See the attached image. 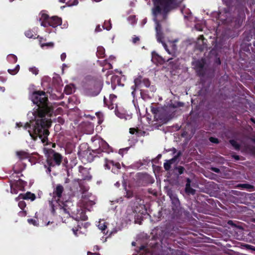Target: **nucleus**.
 Wrapping results in <instances>:
<instances>
[{
    "instance_id": "nucleus-64",
    "label": "nucleus",
    "mask_w": 255,
    "mask_h": 255,
    "mask_svg": "<svg viewBox=\"0 0 255 255\" xmlns=\"http://www.w3.org/2000/svg\"><path fill=\"white\" fill-rule=\"evenodd\" d=\"M250 120H251V121L253 123H254L255 124V118H251V119H250Z\"/></svg>"
},
{
    "instance_id": "nucleus-53",
    "label": "nucleus",
    "mask_w": 255,
    "mask_h": 255,
    "mask_svg": "<svg viewBox=\"0 0 255 255\" xmlns=\"http://www.w3.org/2000/svg\"><path fill=\"white\" fill-rule=\"evenodd\" d=\"M107 101L108 100H107V99L105 98V97H104V103L105 105H106L107 106H108L109 108H110V106L108 105V104H107Z\"/></svg>"
},
{
    "instance_id": "nucleus-61",
    "label": "nucleus",
    "mask_w": 255,
    "mask_h": 255,
    "mask_svg": "<svg viewBox=\"0 0 255 255\" xmlns=\"http://www.w3.org/2000/svg\"><path fill=\"white\" fill-rule=\"evenodd\" d=\"M79 149H80V151H81V152H83V153H84L85 152H86V153H88V151H89V150H88V151H87V150L82 151V148L81 147V146H80Z\"/></svg>"
},
{
    "instance_id": "nucleus-60",
    "label": "nucleus",
    "mask_w": 255,
    "mask_h": 255,
    "mask_svg": "<svg viewBox=\"0 0 255 255\" xmlns=\"http://www.w3.org/2000/svg\"><path fill=\"white\" fill-rule=\"evenodd\" d=\"M81 219L82 220H84L85 221V220H86L88 219V217L84 215L83 217H81Z\"/></svg>"
},
{
    "instance_id": "nucleus-42",
    "label": "nucleus",
    "mask_w": 255,
    "mask_h": 255,
    "mask_svg": "<svg viewBox=\"0 0 255 255\" xmlns=\"http://www.w3.org/2000/svg\"><path fill=\"white\" fill-rule=\"evenodd\" d=\"M245 247L248 250H251L255 251V247L251 246L250 245H245Z\"/></svg>"
},
{
    "instance_id": "nucleus-46",
    "label": "nucleus",
    "mask_w": 255,
    "mask_h": 255,
    "mask_svg": "<svg viewBox=\"0 0 255 255\" xmlns=\"http://www.w3.org/2000/svg\"><path fill=\"white\" fill-rule=\"evenodd\" d=\"M139 41V38L137 36H135L132 38V42L134 44L136 43Z\"/></svg>"
},
{
    "instance_id": "nucleus-36",
    "label": "nucleus",
    "mask_w": 255,
    "mask_h": 255,
    "mask_svg": "<svg viewBox=\"0 0 255 255\" xmlns=\"http://www.w3.org/2000/svg\"><path fill=\"white\" fill-rule=\"evenodd\" d=\"M43 19V20L42 21V22L41 23V25L42 26L45 27L50 26L49 20L48 19L47 20L43 19Z\"/></svg>"
},
{
    "instance_id": "nucleus-8",
    "label": "nucleus",
    "mask_w": 255,
    "mask_h": 255,
    "mask_svg": "<svg viewBox=\"0 0 255 255\" xmlns=\"http://www.w3.org/2000/svg\"><path fill=\"white\" fill-rule=\"evenodd\" d=\"M41 18L43 19L48 20L50 24V26L53 27H56L62 23V19L57 16H53L49 17V15L45 13H43L41 16Z\"/></svg>"
},
{
    "instance_id": "nucleus-5",
    "label": "nucleus",
    "mask_w": 255,
    "mask_h": 255,
    "mask_svg": "<svg viewBox=\"0 0 255 255\" xmlns=\"http://www.w3.org/2000/svg\"><path fill=\"white\" fill-rule=\"evenodd\" d=\"M43 151L47 157V162L50 167L60 165L62 160V156L54 150L50 148L44 147Z\"/></svg>"
},
{
    "instance_id": "nucleus-12",
    "label": "nucleus",
    "mask_w": 255,
    "mask_h": 255,
    "mask_svg": "<svg viewBox=\"0 0 255 255\" xmlns=\"http://www.w3.org/2000/svg\"><path fill=\"white\" fill-rule=\"evenodd\" d=\"M64 190L63 187L61 185H57L56 188L54 189L53 192V198L51 201H53L54 203H55V201L57 200V202H62L60 198L62 196V193Z\"/></svg>"
},
{
    "instance_id": "nucleus-56",
    "label": "nucleus",
    "mask_w": 255,
    "mask_h": 255,
    "mask_svg": "<svg viewBox=\"0 0 255 255\" xmlns=\"http://www.w3.org/2000/svg\"><path fill=\"white\" fill-rule=\"evenodd\" d=\"M132 90H133V91L131 92V94L133 95V97H134V94H135V89L136 88H135L134 87H133V88H131Z\"/></svg>"
},
{
    "instance_id": "nucleus-11",
    "label": "nucleus",
    "mask_w": 255,
    "mask_h": 255,
    "mask_svg": "<svg viewBox=\"0 0 255 255\" xmlns=\"http://www.w3.org/2000/svg\"><path fill=\"white\" fill-rule=\"evenodd\" d=\"M94 125L91 122H83L79 126L80 129L86 134H92L94 131Z\"/></svg>"
},
{
    "instance_id": "nucleus-20",
    "label": "nucleus",
    "mask_w": 255,
    "mask_h": 255,
    "mask_svg": "<svg viewBox=\"0 0 255 255\" xmlns=\"http://www.w3.org/2000/svg\"><path fill=\"white\" fill-rule=\"evenodd\" d=\"M23 181L21 180H19L15 182V183H12L11 184V192L12 193L16 194L17 193L16 190L14 189L15 187L18 186L19 185H21L22 186Z\"/></svg>"
},
{
    "instance_id": "nucleus-27",
    "label": "nucleus",
    "mask_w": 255,
    "mask_h": 255,
    "mask_svg": "<svg viewBox=\"0 0 255 255\" xmlns=\"http://www.w3.org/2000/svg\"><path fill=\"white\" fill-rule=\"evenodd\" d=\"M98 227L100 230L105 233V230L107 228V225L105 222L104 221H100Z\"/></svg>"
},
{
    "instance_id": "nucleus-29",
    "label": "nucleus",
    "mask_w": 255,
    "mask_h": 255,
    "mask_svg": "<svg viewBox=\"0 0 255 255\" xmlns=\"http://www.w3.org/2000/svg\"><path fill=\"white\" fill-rule=\"evenodd\" d=\"M25 35L29 38H35V35L33 34V32L31 30H28L25 32Z\"/></svg>"
},
{
    "instance_id": "nucleus-19",
    "label": "nucleus",
    "mask_w": 255,
    "mask_h": 255,
    "mask_svg": "<svg viewBox=\"0 0 255 255\" xmlns=\"http://www.w3.org/2000/svg\"><path fill=\"white\" fill-rule=\"evenodd\" d=\"M160 109L158 107H152L151 109V112L154 114L155 118L157 117L160 121L162 118L160 117Z\"/></svg>"
},
{
    "instance_id": "nucleus-63",
    "label": "nucleus",
    "mask_w": 255,
    "mask_h": 255,
    "mask_svg": "<svg viewBox=\"0 0 255 255\" xmlns=\"http://www.w3.org/2000/svg\"><path fill=\"white\" fill-rule=\"evenodd\" d=\"M224 11L225 13H227L229 11V10H228V8H224Z\"/></svg>"
},
{
    "instance_id": "nucleus-14",
    "label": "nucleus",
    "mask_w": 255,
    "mask_h": 255,
    "mask_svg": "<svg viewBox=\"0 0 255 255\" xmlns=\"http://www.w3.org/2000/svg\"><path fill=\"white\" fill-rule=\"evenodd\" d=\"M205 40V38L203 35H200L198 38L197 47L201 51H203L206 47Z\"/></svg>"
},
{
    "instance_id": "nucleus-48",
    "label": "nucleus",
    "mask_w": 255,
    "mask_h": 255,
    "mask_svg": "<svg viewBox=\"0 0 255 255\" xmlns=\"http://www.w3.org/2000/svg\"><path fill=\"white\" fill-rule=\"evenodd\" d=\"M211 169L213 171H214V172H216V173H219V172H220V169H219V168H216V167H212V168H211Z\"/></svg>"
},
{
    "instance_id": "nucleus-2",
    "label": "nucleus",
    "mask_w": 255,
    "mask_h": 255,
    "mask_svg": "<svg viewBox=\"0 0 255 255\" xmlns=\"http://www.w3.org/2000/svg\"><path fill=\"white\" fill-rule=\"evenodd\" d=\"M154 7L153 8V13L155 16L161 14L162 11L163 19L167 18V13L172 9L179 6L178 0H153Z\"/></svg>"
},
{
    "instance_id": "nucleus-55",
    "label": "nucleus",
    "mask_w": 255,
    "mask_h": 255,
    "mask_svg": "<svg viewBox=\"0 0 255 255\" xmlns=\"http://www.w3.org/2000/svg\"><path fill=\"white\" fill-rule=\"evenodd\" d=\"M232 145L234 146L235 148H236V149H238V148H239V147L241 146V145L242 144H232Z\"/></svg>"
},
{
    "instance_id": "nucleus-10",
    "label": "nucleus",
    "mask_w": 255,
    "mask_h": 255,
    "mask_svg": "<svg viewBox=\"0 0 255 255\" xmlns=\"http://www.w3.org/2000/svg\"><path fill=\"white\" fill-rule=\"evenodd\" d=\"M205 62L204 60H197L195 62L194 67L197 72V74L201 77H203L206 74V70L204 68Z\"/></svg>"
},
{
    "instance_id": "nucleus-38",
    "label": "nucleus",
    "mask_w": 255,
    "mask_h": 255,
    "mask_svg": "<svg viewBox=\"0 0 255 255\" xmlns=\"http://www.w3.org/2000/svg\"><path fill=\"white\" fill-rule=\"evenodd\" d=\"M209 140L212 143H219L218 139L217 138H216V137H210L209 138Z\"/></svg>"
},
{
    "instance_id": "nucleus-15",
    "label": "nucleus",
    "mask_w": 255,
    "mask_h": 255,
    "mask_svg": "<svg viewBox=\"0 0 255 255\" xmlns=\"http://www.w3.org/2000/svg\"><path fill=\"white\" fill-rule=\"evenodd\" d=\"M117 85H121V79L119 76L114 75L111 78V87L115 90Z\"/></svg>"
},
{
    "instance_id": "nucleus-4",
    "label": "nucleus",
    "mask_w": 255,
    "mask_h": 255,
    "mask_svg": "<svg viewBox=\"0 0 255 255\" xmlns=\"http://www.w3.org/2000/svg\"><path fill=\"white\" fill-rule=\"evenodd\" d=\"M103 85L102 82L100 81H91L85 85L84 93L88 96H97L101 92Z\"/></svg>"
},
{
    "instance_id": "nucleus-18",
    "label": "nucleus",
    "mask_w": 255,
    "mask_h": 255,
    "mask_svg": "<svg viewBox=\"0 0 255 255\" xmlns=\"http://www.w3.org/2000/svg\"><path fill=\"white\" fill-rule=\"evenodd\" d=\"M143 78L141 76H138L134 80V85L131 86V88L134 87L135 88H139L142 83Z\"/></svg>"
},
{
    "instance_id": "nucleus-9",
    "label": "nucleus",
    "mask_w": 255,
    "mask_h": 255,
    "mask_svg": "<svg viewBox=\"0 0 255 255\" xmlns=\"http://www.w3.org/2000/svg\"><path fill=\"white\" fill-rule=\"evenodd\" d=\"M152 58L151 61L153 63L156 65H163L166 61L169 62V63H171V60L172 59V58H168L166 60L165 58H163L162 56L159 55L155 51H153L151 53Z\"/></svg>"
},
{
    "instance_id": "nucleus-21",
    "label": "nucleus",
    "mask_w": 255,
    "mask_h": 255,
    "mask_svg": "<svg viewBox=\"0 0 255 255\" xmlns=\"http://www.w3.org/2000/svg\"><path fill=\"white\" fill-rule=\"evenodd\" d=\"M16 155L20 159L28 158L30 156V154L28 152L24 151H17Z\"/></svg>"
},
{
    "instance_id": "nucleus-16",
    "label": "nucleus",
    "mask_w": 255,
    "mask_h": 255,
    "mask_svg": "<svg viewBox=\"0 0 255 255\" xmlns=\"http://www.w3.org/2000/svg\"><path fill=\"white\" fill-rule=\"evenodd\" d=\"M143 85L146 87L149 88V90L151 93L154 92L156 90V88L154 86H150V81L148 78H143L142 80Z\"/></svg>"
},
{
    "instance_id": "nucleus-51",
    "label": "nucleus",
    "mask_w": 255,
    "mask_h": 255,
    "mask_svg": "<svg viewBox=\"0 0 255 255\" xmlns=\"http://www.w3.org/2000/svg\"><path fill=\"white\" fill-rule=\"evenodd\" d=\"M250 139L251 141H253L255 143V134L252 135Z\"/></svg>"
},
{
    "instance_id": "nucleus-39",
    "label": "nucleus",
    "mask_w": 255,
    "mask_h": 255,
    "mask_svg": "<svg viewBox=\"0 0 255 255\" xmlns=\"http://www.w3.org/2000/svg\"><path fill=\"white\" fill-rule=\"evenodd\" d=\"M28 222L29 224H32L34 226L38 225V223H37V221H36L35 220H34V219H28Z\"/></svg>"
},
{
    "instance_id": "nucleus-50",
    "label": "nucleus",
    "mask_w": 255,
    "mask_h": 255,
    "mask_svg": "<svg viewBox=\"0 0 255 255\" xmlns=\"http://www.w3.org/2000/svg\"><path fill=\"white\" fill-rule=\"evenodd\" d=\"M26 212L24 211H21L19 212V215L20 216L24 217L26 216Z\"/></svg>"
},
{
    "instance_id": "nucleus-3",
    "label": "nucleus",
    "mask_w": 255,
    "mask_h": 255,
    "mask_svg": "<svg viewBox=\"0 0 255 255\" xmlns=\"http://www.w3.org/2000/svg\"><path fill=\"white\" fill-rule=\"evenodd\" d=\"M50 205L52 208V213L59 216L63 222H65V218H69L70 217L71 209L69 204L71 203L66 201L65 202H59L55 201V203L53 201H49Z\"/></svg>"
},
{
    "instance_id": "nucleus-37",
    "label": "nucleus",
    "mask_w": 255,
    "mask_h": 255,
    "mask_svg": "<svg viewBox=\"0 0 255 255\" xmlns=\"http://www.w3.org/2000/svg\"><path fill=\"white\" fill-rule=\"evenodd\" d=\"M18 206L23 210L26 206V203L24 201H20L18 203Z\"/></svg>"
},
{
    "instance_id": "nucleus-41",
    "label": "nucleus",
    "mask_w": 255,
    "mask_h": 255,
    "mask_svg": "<svg viewBox=\"0 0 255 255\" xmlns=\"http://www.w3.org/2000/svg\"><path fill=\"white\" fill-rule=\"evenodd\" d=\"M117 98V96L114 94H111L110 95V100L112 103V105H113L114 101Z\"/></svg>"
},
{
    "instance_id": "nucleus-30",
    "label": "nucleus",
    "mask_w": 255,
    "mask_h": 255,
    "mask_svg": "<svg viewBox=\"0 0 255 255\" xmlns=\"http://www.w3.org/2000/svg\"><path fill=\"white\" fill-rule=\"evenodd\" d=\"M154 21L156 24L155 31H162V27H161V24L160 23V21L158 20H157L156 18L154 19Z\"/></svg>"
},
{
    "instance_id": "nucleus-17",
    "label": "nucleus",
    "mask_w": 255,
    "mask_h": 255,
    "mask_svg": "<svg viewBox=\"0 0 255 255\" xmlns=\"http://www.w3.org/2000/svg\"><path fill=\"white\" fill-rule=\"evenodd\" d=\"M140 96L142 99L145 100L148 99H150L151 96L148 90L140 89Z\"/></svg>"
},
{
    "instance_id": "nucleus-40",
    "label": "nucleus",
    "mask_w": 255,
    "mask_h": 255,
    "mask_svg": "<svg viewBox=\"0 0 255 255\" xmlns=\"http://www.w3.org/2000/svg\"><path fill=\"white\" fill-rule=\"evenodd\" d=\"M176 169L180 174H182L184 171V168L181 166L177 167Z\"/></svg>"
},
{
    "instance_id": "nucleus-7",
    "label": "nucleus",
    "mask_w": 255,
    "mask_h": 255,
    "mask_svg": "<svg viewBox=\"0 0 255 255\" xmlns=\"http://www.w3.org/2000/svg\"><path fill=\"white\" fill-rule=\"evenodd\" d=\"M244 38L243 43L241 44L242 48H244L245 45H247L246 51L250 50L249 47H251L252 44L248 43L251 39L254 37L255 38V27L251 28L248 31H245L244 34Z\"/></svg>"
},
{
    "instance_id": "nucleus-34",
    "label": "nucleus",
    "mask_w": 255,
    "mask_h": 255,
    "mask_svg": "<svg viewBox=\"0 0 255 255\" xmlns=\"http://www.w3.org/2000/svg\"><path fill=\"white\" fill-rule=\"evenodd\" d=\"M64 92L66 94L69 95L72 93L73 89L70 86H66L65 87Z\"/></svg>"
},
{
    "instance_id": "nucleus-13",
    "label": "nucleus",
    "mask_w": 255,
    "mask_h": 255,
    "mask_svg": "<svg viewBox=\"0 0 255 255\" xmlns=\"http://www.w3.org/2000/svg\"><path fill=\"white\" fill-rule=\"evenodd\" d=\"M35 198V196L34 194L31 193L30 192H27L25 194H20L19 196L16 198V200H18L19 199H30L33 201Z\"/></svg>"
},
{
    "instance_id": "nucleus-58",
    "label": "nucleus",
    "mask_w": 255,
    "mask_h": 255,
    "mask_svg": "<svg viewBox=\"0 0 255 255\" xmlns=\"http://www.w3.org/2000/svg\"><path fill=\"white\" fill-rule=\"evenodd\" d=\"M88 191V189H85L84 190H83L82 191V194H83V195H82V197L84 198L85 196H86V195H84V194H85V193Z\"/></svg>"
},
{
    "instance_id": "nucleus-33",
    "label": "nucleus",
    "mask_w": 255,
    "mask_h": 255,
    "mask_svg": "<svg viewBox=\"0 0 255 255\" xmlns=\"http://www.w3.org/2000/svg\"><path fill=\"white\" fill-rule=\"evenodd\" d=\"M174 160V159H172L170 160L167 161L164 164V167L166 170H169L170 168V165L172 163V161Z\"/></svg>"
},
{
    "instance_id": "nucleus-59",
    "label": "nucleus",
    "mask_w": 255,
    "mask_h": 255,
    "mask_svg": "<svg viewBox=\"0 0 255 255\" xmlns=\"http://www.w3.org/2000/svg\"><path fill=\"white\" fill-rule=\"evenodd\" d=\"M75 138L77 139V140H75L74 139H73V143H75L77 141H78V139H80V138H79L77 136H75Z\"/></svg>"
},
{
    "instance_id": "nucleus-43",
    "label": "nucleus",
    "mask_w": 255,
    "mask_h": 255,
    "mask_svg": "<svg viewBox=\"0 0 255 255\" xmlns=\"http://www.w3.org/2000/svg\"><path fill=\"white\" fill-rule=\"evenodd\" d=\"M128 148H129L127 147L125 148L120 149L119 151V153L123 155L124 154V152L127 151Z\"/></svg>"
},
{
    "instance_id": "nucleus-26",
    "label": "nucleus",
    "mask_w": 255,
    "mask_h": 255,
    "mask_svg": "<svg viewBox=\"0 0 255 255\" xmlns=\"http://www.w3.org/2000/svg\"><path fill=\"white\" fill-rule=\"evenodd\" d=\"M156 36L157 40L159 42H162V40L164 38L162 31H156Z\"/></svg>"
},
{
    "instance_id": "nucleus-25",
    "label": "nucleus",
    "mask_w": 255,
    "mask_h": 255,
    "mask_svg": "<svg viewBox=\"0 0 255 255\" xmlns=\"http://www.w3.org/2000/svg\"><path fill=\"white\" fill-rule=\"evenodd\" d=\"M20 69V67L19 65H17L14 69H8V72L11 75H15L18 73Z\"/></svg>"
},
{
    "instance_id": "nucleus-35",
    "label": "nucleus",
    "mask_w": 255,
    "mask_h": 255,
    "mask_svg": "<svg viewBox=\"0 0 255 255\" xmlns=\"http://www.w3.org/2000/svg\"><path fill=\"white\" fill-rule=\"evenodd\" d=\"M29 70L30 72L35 75H37L39 72L38 69L35 67H30L29 68Z\"/></svg>"
},
{
    "instance_id": "nucleus-24",
    "label": "nucleus",
    "mask_w": 255,
    "mask_h": 255,
    "mask_svg": "<svg viewBox=\"0 0 255 255\" xmlns=\"http://www.w3.org/2000/svg\"><path fill=\"white\" fill-rule=\"evenodd\" d=\"M62 2L65 3L68 6L77 5L78 3V0H64Z\"/></svg>"
},
{
    "instance_id": "nucleus-32",
    "label": "nucleus",
    "mask_w": 255,
    "mask_h": 255,
    "mask_svg": "<svg viewBox=\"0 0 255 255\" xmlns=\"http://www.w3.org/2000/svg\"><path fill=\"white\" fill-rule=\"evenodd\" d=\"M237 187L246 189H251L253 188V186L249 184H239L237 186Z\"/></svg>"
},
{
    "instance_id": "nucleus-62",
    "label": "nucleus",
    "mask_w": 255,
    "mask_h": 255,
    "mask_svg": "<svg viewBox=\"0 0 255 255\" xmlns=\"http://www.w3.org/2000/svg\"><path fill=\"white\" fill-rule=\"evenodd\" d=\"M190 180L189 178H188L187 180V183L186 185L189 184V185L190 186Z\"/></svg>"
},
{
    "instance_id": "nucleus-44",
    "label": "nucleus",
    "mask_w": 255,
    "mask_h": 255,
    "mask_svg": "<svg viewBox=\"0 0 255 255\" xmlns=\"http://www.w3.org/2000/svg\"><path fill=\"white\" fill-rule=\"evenodd\" d=\"M53 45H54V44H53V43L49 42V43H46L42 44H41V47H43L45 46L53 47Z\"/></svg>"
},
{
    "instance_id": "nucleus-52",
    "label": "nucleus",
    "mask_w": 255,
    "mask_h": 255,
    "mask_svg": "<svg viewBox=\"0 0 255 255\" xmlns=\"http://www.w3.org/2000/svg\"><path fill=\"white\" fill-rule=\"evenodd\" d=\"M126 196L128 197V198H130L132 196V193L131 192H127V194H126Z\"/></svg>"
},
{
    "instance_id": "nucleus-6",
    "label": "nucleus",
    "mask_w": 255,
    "mask_h": 255,
    "mask_svg": "<svg viewBox=\"0 0 255 255\" xmlns=\"http://www.w3.org/2000/svg\"><path fill=\"white\" fill-rule=\"evenodd\" d=\"M129 130V133L132 135L131 138L133 139V141H131L132 143H135L139 141L143 142V137L148 134L146 131H142L138 128H130Z\"/></svg>"
},
{
    "instance_id": "nucleus-28",
    "label": "nucleus",
    "mask_w": 255,
    "mask_h": 255,
    "mask_svg": "<svg viewBox=\"0 0 255 255\" xmlns=\"http://www.w3.org/2000/svg\"><path fill=\"white\" fill-rule=\"evenodd\" d=\"M185 191L186 193H187L188 194H191L192 195L194 194L195 193V190L192 188L190 187V186L189 185V184L186 185Z\"/></svg>"
},
{
    "instance_id": "nucleus-31",
    "label": "nucleus",
    "mask_w": 255,
    "mask_h": 255,
    "mask_svg": "<svg viewBox=\"0 0 255 255\" xmlns=\"http://www.w3.org/2000/svg\"><path fill=\"white\" fill-rule=\"evenodd\" d=\"M104 29H106L107 30H110L112 28V24L110 21H105L104 25H103Z\"/></svg>"
},
{
    "instance_id": "nucleus-45",
    "label": "nucleus",
    "mask_w": 255,
    "mask_h": 255,
    "mask_svg": "<svg viewBox=\"0 0 255 255\" xmlns=\"http://www.w3.org/2000/svg\"><path fill=\"white\" fill-rule=\"evenodd\" d=\"M249 152L252 154H255V147L253 146L249 147Z\"/></svg>"
},
{
    "instance_id": "nucleus-49",
    "label": "nucleus",
    "mask_w": 255,
    "mask_h": 255,
    "mask_svg": "<svg viewBox=\"0 0 255 255\" xmlns=\"http://www.w3.org/2000/svg\"><path fill=\"white\" fill-rule=\"evenodd\" d=\"M101 31H102V28H101L100 25H98L95 28V31L97 32H100Z\"/></svg>"
},
{
    "instance_id": "nucleus-57",
    "label": "nucleus",
    "mask_w": 255,
    "mask_h": 255,
    "mask_svg": "<svg viewBox=\"0 0 255 255\" xmlns=\"http://www.w3.org/2000/svg\"><path fill=\"white\" fill-rule=\"evenodd\" d=\"M229 143L233 144V143H238L237 142H236L234 140L232 139L229 141Z\"/></svg>"
},
{
    "instance_id": "nucleus-23",
    "label": "nucleus",
    "mask_w": 255,
    "mask_h": 255,
    "mask_svg": "<svg viewBox=\"0 0 255 255\" xmlns=\"http://www.w3.org/2000/svg\"><path fill=\"white\" fill-rule=\"evenodd\" d=\"M7 59L8 62L10 63H15L17 61V58L16 56L12 54L8 55L7 56Z\"/></svg>"
},
{
    "instance_id": "nucleus-54",
    "label": "nucleus",
    "mask_w": 255,
    "mask_h": 255,
    "mask_svg": "<svg viewBox=\"0 0 255 255\" xmlns=\"http://www.w3.org/2000/svg\"><path fill=\"white\" fill-rule=\"evenodd\" d=\"M87 255H100L99 253H92L88 252Z\"/></svg>"
},
{
    "instance_id": "nucleus-47",
    "label": "nucleus",
    "mask_w": 255,
    "mask_h": 255,
    "mask_svg": "<svg viewBox=\"0 0 255 255\" xmlns=\"http://www.w3.org/2000/svg\"><path fill=\"white\" fill-rule=\"evenodd\" d=\"M61 59L62 61H64L66 58V54L65 53H63L60 56Z\"/></svg>"
},
{
    "instance_id": "nucleus-1",
    "label": "nucleus",
    "mask_w": 255,
    "mask_h": 255,
    "mask_svg": "<svg viewBox=\"0 0 255 255\" xmlns=\"http://www.w3.org/2000/svg\"><path fill=\"white\" fill-rule=\"evenodd\" d=\"M30 99L37 107L33 109L32 113L34 119L24 124L21 122L16 123V127L28 129L29 135L34 141L38 137L43 143H53L48 141L47 136L49 134L48 128L51 126V121L46 118L45 116L51 117L53 109L48 106V100L45 92L34 91L30 96Z\"/></svg>"
},
{
    "instance_id": "nucleus-22",
    "label": "nucleus",
    "mask_w": 255,
    "mask_h": 255,
    "mask_svg": "<svg viewBox=\"0 0 255 255\" xmlns=\"http://www.w3.org/2000/svg\"><path fill=\"white\" fill-rule=\"evenodd\" d=\"M105 49L102 47L99 46L97 48V56L99 58H102L105 57Z\"/></svg>"
}]
</instances>
